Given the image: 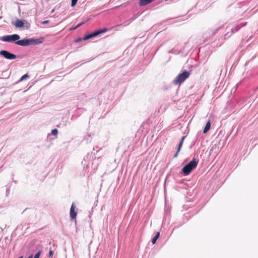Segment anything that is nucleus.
Here are the masks:
<instances>
[{
    "mask_svg": "<svg viewBox=\"0 0 258 258\" xmlns=\"http://www.w3.org/2000/svg\"><path fill=\"white\" fill-rule=\"evenodd\" d=\"M14 25L17 28H21L24 26V23L22 20L18 19L16 21Z\"/></svg>",
    "mask_w": 258,
    "mask_h": 258,
    "instance_id": "9",
    "label": "nucleus"
},
{
    "mask_svg": "<svg viewBox=\"0 0 258 258\" xmlns=\"http://www.w3.org/2000/svg\"><path fill=\"white\" fill-rule=\"evenodd\" d=\"M0 55L8 59H14L17 57L15 54H12L6 50H1L0 51Z\"/></svg>",
    "mask_w": 258,
    "mask_h": 258,
    "instance_id": "5",
    "label": "nucleus"
},
{
    "mask_svg": "<svg viewBox=\"0 0 258 258\" xmlns=\"http://www.w3.org/2000/svg\"><path fill=\"white\" fill-rule=\"evenodd\" d=\"M160 235V233L158 232L156 235L152 238V242L153 244H155L157 240V239L159 238Z\"/></svg>",
    "mask_w": 258,
    "mask_h": 258,
    "instance_id": "12",
    "label": "nucleus"
},
{
    "mask_svg": "<svg viewBox=\"0 0 258 258\" xmlns=\"http://www.w3.org/2000/svg\"><path fill=\"white\" fill-rule=\"evenodd\" d=\"M210 127H211V122H210V121L209 120L207 122V123L205 126V128L203 131V133L205 134V133H207L210 129Z\"/></svg>",
    "mask_w": 258,
    "mask_h": 258,
    "instance_id": "11",
    "label": "nucleus"
},
{
    "mask_svg": "<svg viewBox=\"0 0 258 258\" xmlns=\"http://www.w3.org/2000/svg\"><path fill=\"white\" fill-rule=\"evenodd\" d=\"M185 138V136H183L182 137V139L179 144L177 151H176V153L175 154L174 157H176L178 156V153L179 152L181 148L182 147L183 142V141H184Z\"/></svg>",
    "mask_w": 258,
    "mask_h": 258,
    "instance_id": "8",
    "label": "nucleus"
},
{
    "mask_svg": "<svg viewBox=\"0 0 258 258\" xmlns=\"http://www.w3.org/2000/svg\"><path fill=\"white\" fill-rule=\"evenodd\" d=\"M42 24H47L49 23V21L46 20L42 22Z\"/></svg>",
    "mask_w": 258,
    "mask_h": 258,
    "instance_id": "18",
    "label": "nucleus"
},
{
    "mask_svg": "<svg viewBox=\"0 0 258 258\" xmlns=\"http://www.w3.org/2000/svg\"><path fill=\"white\" fill-rule=\"evenodd\" d=\"M198 162L195 159H193L190 162L184 166L182 171L185 175H188L192 170L195 169L198 165Z\"/></svg>",
    "mask_w": 258,
    "mask_h": 258,
    "instance_id": "1",
    "label": "nucleus"
},
{
    "mask_svg": "<svg viewBox=\"0 0 258 258\" xmlns=\"http://www.w3.org/2000/svg\"><path fill=\"white\" fill-rule=\"evenodd\" d=\"M20 39V36L18 34H14L12 35L4 36L2 37V40L5 42L15 41Z\"/></svg>",
    "mask_w": 258,
    "mask_h": 258,
    "instance_id": "4",
    "label": "nucleus"
},
{
    "mask_svg": "<svg viewBox=\"0 0 258 258\" xmlns=\"http://www.w3.org/2000/svg\"><path fill=\"white\" fill-rule=\"evenodd\" d=\"M33 40L30 39H23L18 40L16 42V43L21 46H27L33 43Z\"/></svg>",
    "mask_w": 258,
    "mask_h": 258,
    "instance_id": "6",
    "label": "nucleus"
},
{
    "mask_svg": "<svg viewBox=\"0 0 258 258\" xmlns=\"http://www.w3.org/2000/svg\"><path fill=\"white\" fill-rule=\"evenodd\" d=\"M81 24H79V25H78L76 27V28H78Z\"/></svg>",
    "mask_w": 258,
    "mask_h": 258,
    "instance_id": "20",
    "label": "nucleus"
},
{
    "mask_svg": "<svg viewBox=\"0 0 258 258\" xmlns=\"http://www.w3.org/2000/svg\"><path fill=\"white\" fill-rule=\"evenodd\" d=\"M18 258H23V257L22 256H20V257H19Z\"/></svg>",
    "mask_w": 258,
    "mask_h": 258,
    "instance_id": "23",
    "label": "nucleus"
},
{
    "mask_svg": "<svg viewBox=\"0 0 258 258\" xmlns=\"http://www.w3.org/2000/svg\"><path fill=\"white\" fill-rule=\"evenodd\" d=\"M76 206L74 203L72 204L70 209V217L72 219H74L76 218L77 213L75 212Z\"/></svg>",
    "mask_w": 258,
    "mask_h": 258,
    "instance_id": "7",
    "label": "nucleus"
},
{
    "mask_svg": "<svg viewBox=\"0 0 258 258\" xmlns=\"http://www.w3.org/2000/svg\"><path fill=\"white\" fill-rule=\"evenodd\" d=\"M28 258H32V256H30Z\"/></svg>",
    "mask_w": 258,
    "mask_h": 258,
    "instance_id": "21",
    "label": "nucleus"
},
{
    "mask_svg": "<svg viewBox=\"0 0 258 258\" xmlns=\"http://www.w3.org/2000/svg\"><path fill=\"white\" fill-rule=\"evenodd\" d=\"M53 250L51 249H50V250L49 251V256L51 257L53 256Z\"/></svg>",
    "mask_w": 258,
    "mask_h": 258,
    "instance_id": "16",
    "label": "nucleus"
},
{
    "mask_svg": "<svg viewBox=\"0 0 258 258\" xmlns=\"http://www.w3.org/2000/svg\"><path fill=\"white\" fill-rule=\"evenodd\" d=\"M190 73L189 72L185 70L182 73L179 74L174 80L175 85H179L183 82L187 78L189 77Z\"/></svg>",
    "mask_w": 258,
    "mask_h": 258,
    "instance_id": "2",
    "label": "nucleus"
},
{
    "mask_svg": "<svg viewBox=\"0 0 258 258\" xmlns=\"http://www.w3.org/2000/svg\"><path fill=\"white\" fill-rule=\"evenodd\" d=\"M29 76L27 74H25V75L22 76V77L21 78L20 81H23V80H25V79L29 78Z\"/></svg>",
    "mask_w": 258,
    "mask_h": 258,
    "instance_id": "14",
    "label": "nucleus"
},
{
    "mask_svg": "<svg viewBox=\"0 0 258 258\" xmlns=\"http://www.w3.org/2000/svg\"><path fill=\"white\" fill-rule=\"evenodd\" d=\"M40 251H38L34 256V258H39L40 255Z\"/></svg>",
    "mask_w": 258,
    "mask_h": 258,
    "instance_id": "17",
    "label": "nucleus"
},
{
    "mask_svg": "<svg viewBox=\"0 0 258 258\" xmlns=\"http://www.w3.org/2000/svg\"><path fill=\"white\" fill-rule=\"evenodd\" d=\"M154 0H139V5L141 6H146Z\"/></svg>",
    "mask_w": 258,
    "mask_h": 258,
    "instance_id": "10",
    "label": "nucleus"
},
{
    "mask_svg": "<svg viewBox=\"0 0 258 258\" xmlns=\"http://www.w3.org/2000/svg\"><path fill=\"white\" fill-rule=\"evenodd\" d=\"M77 1L78 0H72V2H71V6L72 7L76 5V4H77Z\"/></svg>",
    "mask_w": 258,
    "mask_h": 258,
    "instance_id": "15",
    "label": "nucleus"
},
{
    "mask_svg": "<svg viewBox=\"0 0 258 258\" xmlns=\"http://www.w3.org/2000/svg\"><path fill=\"white\" fill-rule=\"evenodd\" d=\"M27 24H28V27H29V26H30V24H29V23H28Z\"/></svg>",
    "mask_w": 258,
    "mask_h": 258,
    "instance_id": "22",
    "label": "nucleus"
},
{
    "mask_svg": "<svg viewBox=\"0 0 258 258\" xmlns=\"http://www.w3.org/2000/svg\"><path fill=\"white\" fill-rule=\"evenodd\" d=\"M51 134L54 136H56L58 134V131L57 129H53L51 131Z\"/></svg>",
    "mask_w": 258,
    "mask_h": 258,
    "instance_id": "13",
    "label": "nucleus"
},
{
    "mask_svg": "<svg viewBox=\"0 0 258 258\" xmlns=\"http://www.w3.org/2000/svg\"><path fill=\"white\" fill-rule=\"evenodd\" d=\"M108 31V29L107 28H104L103 29L97 30L92 33L88 34L86 35L83 38V40L85 41L89 39L92 38L93 37H96L98 36L99 34L105 33Z\"/></svg>",
    "mask_w": 258,
    "mask_h": 258,
    "instance_id": "3",
    "label": "nucleus"
},
{
    "mask_svg": "<svg viewBox=\"0 0 258 258\" xmlns=\"http://www.w3.org/2000/svg\"><path fill=\"white\" fill-rule=\"evenodd\" d=\"M82 40V39L81 38H79L77 39L75 41H76V42H78L81 41Z\"/></svg>",
    "mask_w": 258,
    "mask_h": 258,
    "instance_id": "19",
    "label": "nucleus"
}]
</instances>
